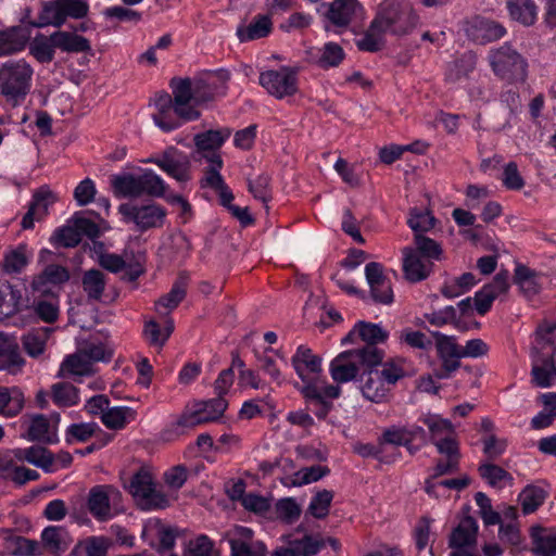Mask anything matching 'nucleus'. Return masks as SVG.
I'll return each instance as SVG.
<instances>
[{
	"label": "nucleus",
	"mask_w": 556,
	"mask_h": 556,
	"mask_svg": "<svg viewBox=\"0 0 556 556\" xmlns=\"http://www.w3.org/2000/svg\"><path fill=\"white\" fill-rule=\"evenodd\" d=\"M129 491L143 510L164 509L169 506L168 497L155 488L147 471H139L132 477Z\"/></svg>",
	"instance_id": "obj_13"
},
{
	"label": "nucleus",
	"mask_w": 556,
	"mask_h": 556,
	"mask_svg": "<svg viewBox=\"0 0 556 556\" xmlns=\"http://www.w3.org/2000/svg\"><path fill=\"white\" fill-rule=\"evenodd\" d=\"M29 37L30 31L21 26L0 31V55L4 56L24 50Z\"/></svg>",
	"instance_id": "obj_32"
},
{
	"label": "nucleus",
	"mask_w": 556,
	"mask_h": 556,
	"mask_svg": "<svg viewBox=\"0 0 556 556\" xmlns=\"http://www.w3.org/2000/svg\"><path fill=\"white\" fill-rule=\"evenodd\" d=\"M118 212L127 223H134L140 231H147L151 228H160L164 225L166 210L156 203L135 204L123 203L118 206Z\"/></svg>",
	"instance_id": "obj_12"
},
{
	"label": "nucleus",
	"mask_w": 556,
	"mask_h": 556,
	"mask_svg": "<svg viewBox=\"0 0 556 556\" xmlns=\"http://www.w3.org/2000/svg\"><path fill=\"white\" fill-rule=\"evenodd\" d=\"M386 31L381 28L376 20L370 23L369 28L358 39H356V47L366 52L379 51L383 46V36Z\"/></svg>",
	"instance_id": "obj_53"
},
{
	"label": "nucleus",
	"mask_w": 556,
	"mask_h": 556,
	"mask_svg": "<svg viewBox=\"0 0 556 556\" xmlns=\"http://www.w3.org/2000/svg\"><path fill=\"white\" fill-rule=\"evenodd\" d=\"M273 23L267 15H256L249 25L239 26L237 36L241 42L264 38L271 31Z\"/></svg>",
	"instance_id": "obj_39"
},
{
	"label": "nucleus",
	"mask_w": 556,
	"mask_h": 556,
	"mask_svg": "<svg viewBox=\"0 0 556 556\" xmlns=\"http://www.w3.org/2000/svg\"><path fill=\"white\" fill-rule=\"evenodd\" d=\"M507 9L513 20L531 26L538 17V7L533 0H508Z\"/></svg>",
	"instance_id": "obj_43"
},
{
	"label": "nucleus",
	"mask_w": 556,
	"mask_h": 556,
	"mask_svg": "<svg viewBox=\"0 0 556 556\" xmlns=\"http://www.w3.org/2000/svg\"><path fill=\"white\" fill-rule=\"evenodd\" d=\"M99 264L104 269L117 274L123 271V279L127 281L137 280L144 271L143 260L135 256L132 252L125 251L123 254L102 253L99 256Z\"/></svg>",
	"instance_id": "obj_16"
},
{
	"label": "nucleus",
	"mask_w": 556,
	"mask_h": 556,
	"mask_svg": "<svg viewBox=\"0 0 556 556\" xmlns=\"http://www.w3.org/2000/svg\"><path fill=\"white\" fill-rule=\"evenodd\" d=\"M31 253L25 244H18L4 253L2 269L7 274H20L29 263Z\"/></svg>",
	"instance_id": "obj_47"
},
{
	"label": "nucleus",
	"mask_w": 556,
	"mask_h": 556,
	"mask_svg": "<svg viewBox=\"0 0 556 556\" xmlns=\"http://www.w3.org/2000/svg\"><path fill=\"white\" fill-rule=\"evenodd\" d=\"M122 493L108 484L94 485L89 490L87 507L98 521H108L119 513Z\"/></svg>",
	"instance_id": "obj_9"
},
{
	"label": "nucleus",
	"mask_w": 556,
	"mask_h": 556,
	"mask_svg": "<svg viewBox=\"0 0 556 556\" xmlns=\"http://www.w3.org/2000/svg\"><path fill=\"white\" fill-rule=\"evenodd\" d=\"M291 364L303 382L301 393L306 400L327 405L328 401L341 394L339 386L329 384L320 379L321 358L306 345L298 346L291 357Z\"/></svg>",
	"instance_id": "obj_2"
},
{
	"label": "nucleus",
	"mask_w": 556,
	"mask_h": 556,
	"mask_svg": "<svg viewBox=\"0 0 556 556\" xmlns=\"http://www.w3.org/2000/svg\"><path fill=\"white\" fill-rule=\"evenodd\" d=\"M383 351L369 346L367 350H349L334 357L329 366L332 380L338 383H346L354 380L362 371L375 367L382 362Z\"/></svg>",
	"instance_id": "obj_3"
},
{
	"label": "nucleus",
	"mask_w": 556,
	"mask_h": 556,
	"mask_svg": "<svg viewBox=\"0 0 556 556\" xmlns=\"http://www.w3.org/2000/svg\"><path fill=\"white\" fill-rule=\"evenodd\" d=\"M415 248L413 251H417L419 255L430 258L431 262L439 261L442 256V249L438 242L425 237L424 235L417 233L415 236Z\"/></svg>",
	"instance_id": "obj_63"
},
{
	"label": "nucleus",
	"mask_w": 556,
	"mask_h": 556,
	"mask_svg": "<svg viewBox=\"0 0 556 556\" xmlns=\"http://www.w3.org/2000/svg\"><path fill=\"white\" fill-rule=\"evenodd\" d=\"M488 61L494 75L509 84L523 83L528 74V62L510 43L491 49Z\"/></svg>",
	"instance_id": "obj_5"
},
{
	"label": "nucleus",
	"mask_w": 556,
	"mask_h": 556,
	"mask_svg": "<svg viewBox=\"0 0 556 556\" xmlns=\"http://www.w3.org/2000/svg\"><path fill=\"white\" fill-rule=\"evenodd\" d=\"M173 97L166 92L154 99L156 112L152 118L155 125L165 132L179 128L184 123L197 121L201 113L191 103V93L187 81L172 79Z\"/></svg>",
	"instance_id": "obj_1"
},
{
	"label": "nucleus",
	"mask_w": 556,
	"mask_h": 556,
	"mask_svg": "<svg viewBox=\"0 0 556 556\" xmlns=\"http://www.w3.org/2000/svg\"><path fill=\"white\" fill-rule=\"evenodd\" d=\"M223 160L214 156L212 160V166L204 169V176L202 178V187H207L218 192L220 203L229 210L233 194L228 186L225 184L224 178L220 175L223 168Z\"/></svg>",
	"instance_id": "obj_26"
},
{
	"label": "nucleus",
	"mask_w": 556,
	"mask_h": 556,
	"mask_svg": "<svg viewBox=\"0 0 556 556\" xmlns=\"http://www.w3.org/2000/svg\"><path fill=\"white\" fill-rule=\"evenodd\" d=\"M91 372V363L79 353L68 355L61 364L59 377L87 376Z\"/></svg>",
	"instance_id": "obj_51"
},
{
	"label": "nucleus",
	"mask_w": 556,
	"mask_h": 556,
	"mask_svg": "<svg viewBox=\"0 0 556 556\" xmlns=\"http://www.w3.org/2000/svg\"><path fill=\"white\" fill-rule=\"evenodd\" d=\"M419 421L428 428L429 440L437 447L438 453H453L459 450L457 432L448 419L429 413L422 415Z\"/></svg>",
	"instance_id": "obj_14"
},
{
	"label": "nucleus",
	"mask_w": 556,
	"mask_h": 556,
	"mask_svg": "<svg viewBox=\"0 0 556 556\" xmlns=\"http://www.w3.org/2000/svg\"><path fill=\"white\" fill-rule=\"evenodd\" d=\"M321 9L326 29H346L365 16V9L358 0H333L323 3Z\"/></svg>",
	"instance_id": "obj_10"
},
{
	"label": "nucleus",
	"mask_w": 556,
	"mask_h": 556,
	"mask_svg": "<svg viewBox=\"0 0 556 556\" xmlns=\"http://www.w3.org/2000/svg\"><path fill=\"white\" fill-rule=\"evenodd\" d=\"M11 553L15 556H39L42 554L40 543L24 536L14 535L9 541Z\"/></svg>",
	"instance_id": "obj_60"
},
{
	"label": "nucleus",
	"mask_w": 556,
	"mask_h": 556,
	"mask_svg": "<svg viewBox=\"0 0 556 556\" xmlns=\"http://www.w3.org/2000/svg\"><path fill=\"white\" fill-rule=\"evenodd\" d=\"M438 356L442 362V368L437 372L439 379H446L460 366L462 346L456 343L455 337L440 332L433 333Z\"/></svg>",
	"instance_id": "obj_18"
},
{
	"label": "nucleus",
	"mask_w": 556,
	"mask_h": 556,
	"mask_svg": "<svg viewBox=\"0 0 556 556\" xmlns=\"http://www.w3.org/2000/svg\"><path fill=\"white\" fill-rule=\"evenodd\" d=\"M230 134L231 132L228 128H223L216 130L211 129L194 136L193 140L197 150L202 155V157L206 160L207 167L212 166V160L214 156L222 159L218 150L229 138Z\"/></svg>",
	"instance_id": "obj_23"
},
{
	"label": "nucleus",
	"mask_w": 556,
	"mask_h": 556,
	"mask_svg": "<svg viewBox=\"0 0 556 556\" xmlns=\"http://www.w3.org/2000/svg\"><path fill=\"white\" fill-rule=\"evenodd\" d=\"M466 36L473 42L485 45L501 39L506 30L497 22L483 16H473L464 24Z\"/></svg>",
	"instance_id": "obj_20"
},
{
	"label": "nucleus",
	"mask_w": 556,
	"mask_h": 556,
	"mask_svg": "<svg viewBox=\"0 0 556 556\" xmlns=\"http://www.w3.org/2000/svg\"><path fill=\"white\" fill-rule=\"evenodd\" d=\"M514 281L528 299L535 296L542 288V276L521 264L515 268Z\"/></svg>",
	"instance_id": "obj_37"
},
{
	"label": "nucleus",
	"mask_w": 556,
	"mask_h": 556,
	"mask_svg": "<svg viewBox=\"0 0 556 556\" xmlns=\"http://www.w3.org/2000/svg\"><path fill=\"white\" fill-rule=\"evenodd\" d=\"M7 455L11 456L15 463H27L47 472L53 471L54 456L43 446L31 445L24 448H12L8 451Z\"/></svg>",
	"instance_id": "obj_24"
},
{
	"label": "nucleus",
	"mask_w": 556,
	"mask_h": 556,
	"mask_svg": "<svg viewBox=\"0 0 556 556\" xmlns=\"http://www.w3.org/2000/svg\"><path fill=\"white\" fill-rule=\"evenodd\" d=\"M258 83L270 96L283 99L296 93L298 73L289 66H280L262 72Z\"/></svg>",
	"instance_id": "obj_15"
},
{
	"label": "nucleus",
	"mask_w": 556,
	"mask_h": 556,
	"mask_svg": "<svg viewBox=\"0 0 556 556\" xmlns=\"http://www.w3.org/2000/svg\"><path fill=\"white\" fill-rule=\"evenodd\" d=\"M229 72L218 70L205 72L199 75L193 81L189 78H173L175 81H187L191 93V103L197 105L211 101L215 97L223 96L226 84L229 80Z\"/></svg>",
	"instance_id": "obj_8"
},
{
	"label": "nucleus",
	"mask_w": 556,
	"mask_h": 556,
	"mask_svg": "<svg viewBox=\"0 0 556 556\" xmlns=\"http://www.w3.org/2000/svg\"><path fill=\"white\" fill-rule=\"evenodd\" d=\"M51 400L60 407L74 406L79 402L78 390L68 382H56L51 387Z\"/></svg>",
	"instance_id": "obj_55"
},
{
	"label": "nucleus",
	"mask_w": 556,
	"mask_h": 556,
	"mask_svg": "<svg viewBox=\"0 0 556 556\" xmlns=\"http://www.w3.org/2000/svg\"><path fill=\"white\" fill-rule=\"evenodd\" d=\"M435 218L429 211H422L414 207L409 211V217L407 220L408 226L414 231V235H422L429 231L434 226Z\"/></svg>",
	"instance_id": "obj_58"
},
{
	"label": "nucleus",
	"mask_w": 556,
	"mask_h": 556,
	"mask_svg": "<svg viewBox=\"0 0 556 556\" xmlns=\"http://www.w3.org/2000/svg\"><path fill=\"white\" fill-rule=\"evenodd\" d=\"M139 197H163L166 191V182L152 169L146 168L137 173Z\"/></svg>",
	"instance_id": "obj_40"
},
{
	"label": "nucleus",
	"mask_w": 556,
	"mask_h": 556,
	"mask_svg": "<svg viewBox=\"0 0 556 556\" xmlns=\"http://www.w3.org/2000/svg\"><path fill=\"white\" fill-rule=\"evenodd\" d=\"M143 162L155 164L179 182H186L190 179V161L185 153L174 147H169L161 154L150 156Z\"/></svg>",
	"instance_id": "obj_17"
},
{
	"label": "nucleus",
	"mask_w": 556,
	"mask_h": 556,
	"mask_svg": "<svg viewBox=\"0 0 556 556\" xmlns=\"http://www.w3.org/2000/svg\"><path fill=\"white\" fill-rule=\"evenodd\" d=\"M33 308L35 314L47 324L56 321L60 315L58 299L39 300L33 304Z\"/></svg>",
	"instance_id": "obj_64"
},
{
	"label": "nucleus",
	"mask_w": 556,
	"mask_h": 556,
	"mask_svg": "<svg viewBox=\"0 0 556 556\" xmlns=\"http://www.w3.org/2000/svg\"><path fill=\"white\" fill-rule=\"evenodd\" d=\"M231 556H266L267 548L262 541L254 540L250 528L236 527L227 535Z\"/></svg>",
	"instance_id": "obj_19"
},
{
	"label": "nucleus",
	"mask_w": 556,
	"mask_h": 556,
	"mask_svg": "<svg viewBox=\"0 0 556 556\" xmlns=\"http://www.w3.org/2000/svg\"><path fill=\"white\" fill-rule=\"evenodd\" d=\"M41 551L53 555L64 553L73 543V538L66 528L61 526H49L45 528L40 535Z\"/></svg>",
	"instance_id": "obj_31"
},
{
	"label": "nucleus",
	"mask_w": 556,
	"mask_h": 556,
	"mask_svg": "<svg viewBox=\"0 0 556 556\" xmlns=\"http://www.w3.org/2000/svg\"><path fill=\"white\" fill-rule=\"evenodd\" d=\"M174 331V321L167 319L164 328L151 320L144 325L143 334L151 345L162 348Z\"/></svg>",
	"instance_id": "obj_56"
},
{
	"label": "nucleus",
	"mask_w": 556,
	"mask_h": 556,
	"mask_svg": "<svg viewBox=\"0 0 556 556\" xmlns=\"http://www.w3.org/2000/svg\"><path fill=\"white\" fill-rule=\"evenodd\" d=\"M480 476L493 488H503L506 482H511V475L494 464H482L479 467Z\"/></svg>",
	"instance_id": "obj_57"
},
{
	"label": "nucleus",
	"mask_w": 556,
	"mask_h": 556,
	"mask_svg": "<svg viewBox=\"0 0 556 556\" xmlns=\"http://www.w3.org/2000/svg\"><path fill=\"white\" fill-rule=\"evenodd\" d=\"M547 492L536 485H527L519 494V503L523 514L534 513L545 501Z\"/></svg>",
	"instance_id": "obj_54"
},
{
	"label": "nucleus",
	"mask_w": 556,
	"mask_h": 556,
	"mask_svg": "<svg viewBox=\"0 0 556 556\" xmlns=\"http://www.w3.org/2000/svg\"><path fill=\"white\" fill-rule=\"evenodd\" d=\"M88 12L87 0H51L42 3L37 18L28 24L35 28L52 26L60 29L68 18L80 20Z\"/></svg>",
	"instance_id": "obj_6"
},
{
	"label": "nucleus",
	"mask_w": 556,
	"mask_h": 556,
	"mask_svg": "<svg viewBox=\"0 0 556 556\" xmlns=\"http://www.w3.org/2000/svg\"><path fill=\"white\" fill-rule=\"evenodd\" d=\"M55 202L54 194L49 190L41 188L36 191L30 201L33 210L37 213V222H41L49 213L50 206Z\"/></svg>",
	"instance_id": "obj_62"
},
{
	"label": "nucleus",
	"mask_w": 556,
	"mask_h": 556,
	"mask_svg": "<svg viewBox=\"0 0 556 556\" xmlns=\"http://www.w3.org/2000/svg\"><path fill=\"white\" fill-rule=\"evenodd\" d=\"M81 286L89 301H101L106 286V277L99 269H89L81 277Z\"/></svg>",
	"instance_id": "obj_44"
},
{
	"label": "nucleus",
	"mask_w": 556,
	"mask_h": 556,
	"mask_svg": "<svg viewBox=\"0 0 556 556\" xmlns=\"http://www.w3.org/2000/svg\"><path fill=\"white\" fill-rule=\"evenodd\" d=\"M188 277L180 275L172 286L168 293L161 296L155 302V311L160 315H167L168 312L175 309L185 299L187 293Z\"/></svg>",
	"instance_id": "obj_35"
},
{
	"label": "nucleus",
	"mask_w": 556,
	"mask_h": 556,
	"mask_svg": "<svg viewBox=\"0 0 556 556\" xmlns=\"http://www.w3.org/2000/svg\"><path fill=\"white\" fill-rule=\"evenodd\" d=\"M0 470L7 479L18 485H23L29 481H36L40 477L38 471L26 468L22 463H15L11 456L7 454L1 460Z\"/></svg>",
	"instance_id": "obj_36"
},
{
	"label": "nucleus",
	"mask_w": 556,
	"mask_h": 556,
	"mask_svg": "<svg viewBox=\"0 0 556 556\" xmlns=\"http://www.w3.org/2000/svg\"><path fill=\"white\" fill-rule=\"evenodd\" d=\"M0 356L3 358L5 367L11 372H15L24 365L18 344L13 337L0 333Z\"/></svg>",
	"instance_id": "obj_48"
},
{
	"label": "nucleus",
	"mask_w": 556,
	"mask_h": 556,
	"mask_svg": "<svg viewBox=\"0 0 556 556\" xmlns=\"http://www.w3.org/2000/svg\"><path fill=\"white\" fill-rule=\"evenodd\" d=\"M136 419V412L126 406L108 407L106 412L101 416L103 425L113 430H119Z\"/></svg>",
	"instance_id": "obj_50"
},
{
	"label": "nucleus",
	"mask_w": 556,
	"mask_h": 556,
	"mask_svg": "<svg viewBox=\"0 0 556 556\" xmlns=\"http://www.w3.org/2000/svg\"><path fill=\"white\" fill-rule=\"evenodd\" d=\"M60 420L59 414L31 416L27 428V440L48 444L56 443L59 441L58 426Z\"/></svg>",
	"instance_id": "obj_22"
},
{
	"label": "nucleus",
	"mask_w": 556,
	"mask_h": 556,
	"mask_svg": "<svg viewBox=\"0 0 556 556\" xmlns=\"http://www.w3.org/2000/svg\"><path fill=\"white\" fill-rule=\"evenodd\" d=\"M365 277L370 289L371 299L376 303L388 305L393 302L391 282L383 274V266L380 263H368L365 266Z\"/></svg>",
	"instance_id": "obj_21"
},
{
	"label": "nucleus",
	"mask_w": 556,
	"mask_h": 556,
	"mask_svg": "<svg viewBox=\"0 0 556 556\" xmlns=\"http://www.w3.org/2000/svg\"><path fill=\"white\" fill-rule=\"evenodd\" d=\"M53 39L56 49L65 53H86L91 50L90 41L76 31L58 29L53 31Z\"/></svg>",
	"instance_id": "obj_34"
},
{
	"label": "nucleus",
	"mask_w": 556,
	"mask_h": 556,
	"mask_svg": "<svg viewBox=\"0 0 556 556\" xmlns=\"http://www.w3.org/2000/svg\"><path fill=\"white\" fill-rule=\"evenodd\" d=\"M224 397H215L207 401H197L187 405L179 418L172 425L169 431L182 434L186 430L218 420L227 408Z\"/></svg>",
	"instance_id": "obj_7"
},
{
	"label": "nucleus",
	"mask_w": 556,
	"mask_h": 556,
	"mask_svg": "<svg viewBox=\"0 0 556 556\" xmlns=\"http://www.w3.org/2000/svg\"><path fill=\"white\" fill-rule=\"evenodd\" d=\"M34 70L24 60L5 62L0 68V92L13 105L21 103L30 90Z\"/></svg>",
	"instance_id": "obj_4"
},
{
	"label": "nucleus",
	"mask_w": 556,
	"mask_h": 556,
	"mask_svg": "<svg viewBox=\"0 0 556 556\" xmlns=\"http://www.w3.org/2000/svg\"><path fill=\"white\" fill-rule=\"evenodd\" d=\"M403 271L405 278L410 282L425 280L433 270V262L413 251L412 247H406L402 251Z\"/></svg>",
	"instance_id": "obj_25"
},
{
	"label": "nucleus",
	"mask_w": 556,
	"mask_h": 556,
	"mask_svg": "<svg viewBox=\"0 0 556 556\" xmlns=\"http://www.w3.org/2000/svg\"><path fill=\"white\" fill-rule=\"evenodd\" d=\"M24 404L25 397L18 388L0 387V415L15 417L22 412Z\"/></svg>",
	"instance_id": "obj_38"
},
{
	"label": "nucleus",
	"mask_w": 556,
	"mask_h": 556,
	"mask_svg": "<svg viewBox=\"0 0 556 556\" xmlns=\"http://www.w3.org/2000/svg\"><path fill=\"white\" fill-rule=\"evenodd\" d=\"M359 338L365 344L357 350H367L369 346L378 348V343H382L388 338V332L379 325L358 321L355 327L342 339V344L354 342Z\"/></svg>",
	"instance_id": "obj_28"
},
{
	"label": "nucleus",
	"mask_w": 556,
	"mask_h": 556,
	"mask_svg": "<svg viewBox=\"0 0 556 556\" xmlns=\"http://www.w3.org/2000/svg\"><path fill=\"white\" fill-rule=\"evenodd\" d=\"M113 192L119 198H139L138 179L135 173H125L112 177Z\"/></svg>",
	"instance_id": "obj_52"
},
{
	"label": "nucleus",
	"mask_w": 556,
	"mask_h": 556,
	"mask_svg": "<svg viewBox=\"0 0 556 556\" xmlns=\"http://www.w3.org/2000/svg\"><path fill=\"white\" fill-rule=\"evenodd\" d=\"M531 536L536 556L556 555V529L533 528Z\"/></svg>",
	"instance_id": "obj_45"
},
{
	"label": "nucleus",
	"mask_w": 556,
	"mask_h": 556,
	"mask_svg": "<svg viewBox=\"0 0 556 556\" xmlns=\"http://www.w3.org/2000/svg\"><path fill=\"white\" fill-rule=\"evenodd\" d=\"M478 530L479 526L475 518L471 516L462 518L450 534L448 547L452 549L475 548L477 545Z\"/></svg>",
	"instance_id": "obj_29"
},
{
	"label": "nucleus",
	"mask_w": 556,
	"mask_h": 556,
	"mask_svg": "<svg viewBox=\"0 0 556 556\" xmlns=\"http://www.w3.org/2000/svg\"><path fill=\"white\" fill-rule=\"evenodd\" d=\"M287 542L298 556L316 555L325 546L324 539L306 533L302 538H298L296 533H292L288 536Z\"/></svg>",
	"instance_id": "obj_46"
},
{
	"label": "nucleus",
	"mask_w": 556,
	"mask_h": 556,
	"mask_svg": "<svg viewBox=\"0 0 556 556\" xmlns=\"http://www.w3.org/2000/svg\"><path fill=\"white\" fill-rule=\"evenodd\" d=\"M532 380L540 388H548L556 380V350L541 356L532 351Z\"/></svg>",
	"instance_id": "obj_27"
},
{
	"label": "nucleus",
	"mask_w": 556,
	"mask_h": 556,
	"mask_svg": "<svg viewBox=\"0 0 556 556\" xmlns=\"http://www.w3.org/2000/svg\"><path fill=\"white\" fill-rule=\"evenodd\" d=\"M386 33L403 35L408 33L417 22V16L407 2L387 3L375 17Z\"/></svg>",
	"instance_id": "obj_11"
},
{
	"label": "nucleus",
	"mask_w": 556,
	"mask_h": 556,
	"mask_svg": "<svg viewBox=\"0 0 556 556\" xmlns=\"http://www.w3.org/2000/svg\"><path fill=\"white\" fill-rule=\"evenodd\" d=\"M333 493L328 490L317 492L311 500L307 513L317 519H324L329 514Z\"/></svg>",
	"instance_id": "obj_61"
},
{
	"label": "nucleus",
	"mask_w": 556,
	"mask_h": 556,
	"mask_svg": "<svg viewBox=\"0 0 556 556\" xmlns=\"http://www.w3.org/2000/svg\"><path fill=\"white\" fill-rule=\"evenodd\" d=\"M22 293L8 281H0V318L9 317L18 311Z\"/></svg>",
	"instance_id": "obj_49"
},
{
	"label": "nucleus",
	"mask_w": 556,
	"mask_h": 556,
	"mask_svg": "<svg viewBox=\"0 0 556 556\" xmlns=\"http://www.w3.org/2000/svg\"><path fill=\"white\" fill-rule=\"evenodd\" d=\"M52 331V328L39 327L31 329L27 333H25L22 338V343L25 352L30 357L40 356L46 350L47 341Z\"/></svg>",
	"instance_id": "obj_41"
},
{
	"label": "nucleus",
	"mask_w": 556,
	"mask_h": 556,
	"mask_svg": "<svg viewBox=\"0 0 556 556\" xmlns=\"http://www.w3.org/2000/svg\"><path fill=\"white\" fill-rule=\"evenodd\" d=\"M56 51L53 33L49 36L37 34L29 42V53L39 63H50L54 60Z\"/></svg>",
	"instance_id": "obj_42"
},
{
	"label": "nucleus",
	"mask_w": 556,
	"mask_h": 556,
	"mask_svg": "<svg viewBox=\"0 0 556 556\" xmlns=\"http://www.w3.org/2000/svg\"><path fill=\"white\" fill-rule=\"evenodd\" d=\"M80 352L89 362H109L113 356L112 348L108 343L98 340L88 341L80 349Z\"/></svg>",
	"instance_id": "obj_59"
},
{
	"label": "nucleus",
	"mask_w": 556,
	"mask_h": 556,
	"mask_svg": "<svg viewBox=\"0 0 556 556\" xmlns=\"http://www.w3.org/2000/svg\"><path fill=\"white\" fill-rule=\"evenodd\" d=\"M361 391L365 399L380 403L387 397L390 389L383 382V377L378 375V369L371 367L363 376Z\"/></svg>",
	"instance_id": "obj_33"
},
{
	"label": "nucleus",
	"mask_w": 556,
	"mask_h": 556,
	"mask_svg": "<svg viewBox=\"0 0 556 556\" xmlns=\"http://www.w3.org/2000/svg\"><path fill=\"white\" fill-rule=\"evenodd\" d=\"M70 279L68 270L61 265L50 264L41 274L34 277L31 288L42 295L49 294L51 288L65 283Z\"/></svg>",
	"instance_id": "obj_30"
}]
</instances>
